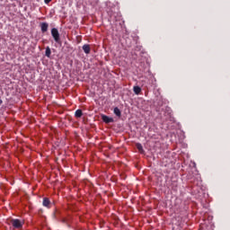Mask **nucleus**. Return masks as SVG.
Returning a JSON list of instances; mask_svg holds the SVG:
<instances>
[{
	"mask_svg": "<svg viewBox=\"0 0 230 230\" xmlns=\"http://www.w3.org/2000/svg\"><path fill=\"white\" fill-rule=\"evenodd\" d=\"M2 103H3V100H1V98H0V105H2Z\"/></svg>",
	"mask_w": 230,
	"mask_h": 230,
	"instance_id": "nucleus-14",
	"label": "nucleus"
},
{
	"mask_svg": "<svg viewBox=\"0 0 230 230\" xmlns=\"http://www.w3.org/2000/svg\"><path fill=\"white\" fill-rule=\"evenodd\" d=\"M82 116H84V112L82 111V110H76L75 112V118H81Z\"/></svg>",
	"mask_w": 230,
	"mask_h": 230,
	"instance_id": "nucleus-9",
	"label": "nucleus"
},
{
	"mask_svg": "<svg viewBox=\"0 0 230 230\" xmlns=\"http://www.w3.org/2000/svg\"><path fill=\"white\" fill-rule=\"evenodd\" d=\"M113 112L114 114H116L118 118H121V111L119 110V108L118 107L114 108Z\"/></svg>",
	"mask_w": 230,
	"mask_h": 230,
	"instance_id": "nucleus-7",
	"label": "nucleus"
},
{
	"mask_svg": "<svg viewBox=\"0 0 230 230\" xmlns=\"http://www.w3.org/2000/svg\"><path fill=\"white\" fill-rule=\"evenodd\" d=\"M133 91H134L135 94H139L141 93V87L134 86Z\"/></svg>",
	"mask_w": 230,
	"mask_h": 230,
	"instance_id": "nucleus-10",
	"label": "nucleus"
},
{
	"mask_svg": "<svg viewBox=\"0 0 230 230\" xmlns=\"http://www.w3.org/2000/svg\"><path fill=\"white\" fill-rule=\"evenodd\" d=\"M137 148L139 152H143V146L139 143L137 144Z\"/></svg>",
	"mask_w": 230,
	"mask_h": 230,
	"instance_id": "nucleus-11",
	"label": "nucleus"
},
{
	"mask_svg": "<svg viewBox=\"0 0 230 230\" xmlns=\"http://www.w3.org/2000/svg\"><path fill=\"white\" fill-rule=\"evenodd\" d=\"M164 103V101H160V102H158L159 107H163Z\"/></svg>",
	"mask_w": 230,
	"mask_h": 230,
	"instance_id": "nucleus-12",
	"label": "nucleus"
},
{
	"mask_svg": "<svg viewBox=\"0 0 230 230\" xmlns=\"http://www.w3.org/2000/svg\"><path fill=\"white\" fill-rule=\"evenodd\" d=\"M11 224L14 229H22V226H24V223L20 219H12Z\"/></svg>",
	"mask_w": 230,
	"mask_h": 230,
	"instance_id": "nucleus-1",
	"label": "nucleus"
},
{
	"mask_svg": "<svg viewBox=\"0 0 230 230\" xmlns=\"http://www.w3.org/2000/svg\"><path fill=\"white\" fill-rule=\"evenodd\" d=\"M62 222H63V223H66V219H63Z\"/></svg>",
	"mask_w": 230,
	"mask_h": 230,
	"instance_id": "nucleus-15",
	"label": "nucleus"
},
{
	"mask_svg": "<svg viewBox=\"0 0 230 230\" xmlns=\"http://www.w3.org/2000/svg\"><path fill=\"white\" fill-rule=\"evenodd\" d=\"M83 51L86 54L89 55L91 53V46L89 44H84L83 46Z\"/></svg>",
	"mask_w": 230,
	"mask_h": 230,
	"instance_id": "nucleus-5",
	"label": "nucleus"
},
{
	"mask_svg": "<svg viewBox=\"0 0 230 230\" xmlns=\"http://www.w3.org/2000/svg\"><path fill=\"white\" fill-rule=\"evenodd\" d=\"M45 56H46L48 58H51V49H50L49 47H47V48H46Z\"/></svg>",
	"mask_w": 230,
	"mask_h": 230,
	"instance_id": "nucleus-8",
	"label": "nucleus"
},
{
	"mask_svg": "<svg viewBox=\"0 0 230 230\" xmlns=\"http://www.w3.org/2000/svg\"><path fill=\"white\" fill-rule=\"evenodd\" d=\"M102 121H104V123H114V119L110 118L107 115H102Z\"/></svg>",
	"mask_w": 230,
	"mask_h": 230,
	"instance_id": "nucleus-3",
	"label": "nucleus"
},
{
	"mask_svg": "<svg viewBox=\"0 0 230 230\" xmlns=\"http://www.w3.org/2000/svg\"><path fill=\"white\" fill-rule=\"evenodd\" d=\"M51 35L58 44L60 42V33L58 32V29L53 28L51 29Z\"/></svg>",
	"mask_w": 230,
	"mask_h": 230,
	"instance_id": "nucleus-2",
	"label": "nucleus"
},
{
	"mask_svg": "<svg viewBox=\"0 0 230 230\" xmlns=\"http://www.w3.org/2000/svg\"><path fill=\"white\" fill-rule=\"evenodd\" d=\"M51 204V201L48 198L43 199V206L45 208H49V205Z\"/></svg>",
	"mask_w": 230,
	"mask_h": 230,
	"instance_id": "nucleus-6",
	"label": "nucleus"
},
{
	"mask_svg": "<svg viewBox=\"0 0 230 230\" xmlns=\"http://www.w3.org/2000/svg\"><path fill=\"white\" fill-rule=\"evenodd\" d=\"M40 28H41L42 33H46V31H48V28H49V25L48 24V22H41Z\"/></svg>",
	"mask_w": 230,
	"mask_h": 230,
	"instance_id": "nucleus-4",
	"label": "nucleus"
},
{
	"mask_svg": "<svg viewBox=\"0 0 230 230\" xmlns=\"http://www.w3.org/2000/svg\"><path fill=\"white\" fill-rule=\"evenodd\" d=\"M45 4H49L51 3V0H44Z\"/></svg>",
	"mask_w": 230,
	"mask_h": 230,
	"instance_id": "nucleus-13",
	"label": "nucleus"
}]
</instances>
